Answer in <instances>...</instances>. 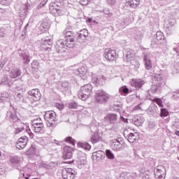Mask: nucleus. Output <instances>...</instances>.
<instances>
[{
    "label": "nucleus",
    "mask_w": 179,
    "mask_h": 179,
    "mask_svg": "<svg viewBox=\"0 0 179 179\" xmlns=\"http://www.w3.org/2000/svg\"><path fill=\"white\" fill-rule=\"evenodd\" d=\"M105 121L108 122V124H113V127H117L120 125L121 122H124V124H128V119L124 117V116H120V120H118V116L115 113H110L104 117Z\"/></svg>",
    "instance_id": "obj_1"
},
{
    "label": "nucleus",
    "mask_w": 179,
    "mask_h": 179,
    "mask_svg": "<svg viewBox=\"0 0 179 179\" xmlns=\"http://www.w3.org/2000/svg\"><path fill=\"white\" fill-rule=\"evenodd\" d=\"M92 89L93 87H92V85L90 84H87L81 87L80 90L79 91L78 94V99L83 100V101H85V100H87V99H89V96L92 94Z\"/></svg>",
    "instance_id": "obj_2"
},
{
    "label": "nucleus",
    "mask_w": 179,
    "mask_h": 179,
    "mask_svg": "<svg viewBox=\"0 0 179 179\" xmlns=\"http://www.w3.org/2000/svg\"><path fill=\"white\" fill-rule=\"evenodd\" d=\"M110 99V94L103 90H98L95 94V100L100 104H106Z\"/></svg>",
    "instance_id": "obj_3"
},
{
    "label": "nucleus",
    "mask_w": 179,
    "mask_h": 179,
    "mask_svg": "<svg viewBox=\"0 0 179 179\" xmlns=\"http://www.w3.org/2000/svg\"><path fill=\"white\" fill-rule=\"evenodd\" d=\"M154 173L155 178L164 179L166 177V168L162 165H159L154 170Z\"/></svg>",
    "instance_id": "obj_4"
},
{
    "label": "nucleus",
    "mask_w": 179,
    "mask_h": 179,
    "mask_svg": "<svg viewBox=\"0 0 179 179\" xmlns=\"http://www.w3.org/2000/svg\"><path fill=\"white\" fill-rule=\"evenodd\" d=\"M45 120L52 127L55 124L54 122L57 121V113L52 110L46 111L45 113Z\"/></svg>",
    "instance_id": "obj_5"
},
{
    "label": "nucleus",
    "mask_w": 179,
    "mask_h": 179,
    "mask_svg": "<svg viewBox=\"0 0 179 179\" xmlns=\"http://www.w3.org/2000/svg\"><path fill=\"white\" fill-rule=\"evenodd\" d=\"M104 57L107 61L113 62L117 58V53L115 50L108 48L105 50Z\"/></svg>",
    "instance_id": "obj_6"
},
{
    "label": "nucleus",
    "mask_w": 179,
    "mask_h": 179,
    "mask_svg": "<svg viewBox=\"0 0 179 179\" xmlns=\"http://www.w3.org/2000/svg\"><path fill=\"white\" fill-rule=\"evenodd\" d=\"M62 175L64 179L75 178V171L71 168H65L62 171Z\"/></svg>",
    "instance_id": "obj_7"
},
{
    "label": "nucleus",
    "mask_w": 179,
    "mask_h": 179,
    "mask_svg": "<svg viewBox=\"0 0 179 179\" xmlns=\"http://www.w3.org/2000/svg\"><path fill=\"white\" fill-rule=\"evenodd\" d=\"M73 152V148H72L70 146L66 145L64 148V152H63V159L64 160H71L72 159V155Z\"/></svg>",
    "instance_id": "obj_8"
},
{
    "label": "nucleus",
    "mask_w": 179,
    "mask_h": 179,
    "mask_svg": "<svg viewBox=\"0 0 179 179\" xmlns=\"http://www.w3.org/2000/svg\"><path fill=\"white\" fill-rule=\"evenodd\" d=\"M22 132H27V134H30V128L29 127V126L23 123H21L20 126L15 128V135H18V134H22Z\"/></svg>",
    "instance_id": "obj_9"
},
{
    "label": "nucleus",
    "mask_w": 179,
    "mask_h": 179,
    "mask_svg": "<svg viewBox=\"0 0 179 179\" xmlns=\"http://www.w3.org/2000/svg\"><path fill=\"white\" fill-rule=\"evenodd\" d=\"M55 49L57 52L62 54L66 52V48L65 47V42L63 39H59L57 41Z\"/></svg>",
    "instance_id": "obj_10"
},
{
    "label": "nucleus",
    "mask_w": 179,
    "mask_h": 179,
    "mask_svg": "<svg viewBox=\"0 0 179 179\" xmlns=\"http://www.w3.org/2000/svg\"><path fill=\"white\" fill-rule=\"evenodd\" d=\"M28 141L29 138H27V136H22L18 139L15 147L17 149H19V150H21V149H24L27 145Z\"/></svg>",
    "instance_id": "obj_11"
},
{
    "label": "nucleus",
    "mask_w": 179,
    "mask_h": 179,
    "mask_svg": "<svg viewBox=\"0 0 179 179\" xmlns=\"http://www.w3.org/2000/svg\"><path fill=\"white\" fill-rule=\"evenodd\" d=\"M28 94L31 96L34 101H38L40 99H41V93H40V90L38 89H33L28 92Z\"/></svg>",
    "instance_id": "obj_12"
},
{
    "label": "nucleus",
    "mask_w": 179,
    "mask_h": 179,
    "mask_svg": "<svg viewBox=\"0 0 179 179\" xmlns=\"http://www.w3.org/2000/svg\"><path fill=\"white\" fill-rule=\"evenodd\" d=\"M52 45V39L46 38L42 41L41 48L45 51H51V46Z\"/></svg>",
    "instance_id": "obj_13"
},
{
    "label": "nucleus",
    "mask_w": 179,
    "mask_h": 179,
    "mask_svg": "<svg viewBox=\"0 0 179 179\" xmlns=\"http://www.w3.org/2000/svg\"><path fill=\"white\" fill-rule=\"evenodd\" d=\"M131 85L133 87H135L136 90H139V89H141L143 85H145V80L142 79H132Z\"/></svg>",
    "instance_id": "obj_14"
},
{
    "label": "nucleus",
    "mask_w": 179,
    "mask_h": 179,
    "mask_svg": "<svg viewBox=\"0 0 179 179\" xmlns=\"http://www.w3.org/2000/svg\"><path fill=\"white\" fill-rule=\"evenodd\" d=\"M10 162L11 163V166L13 167H15V169H17V170H22L20 169V162L21 159L19 157H11Z\"/></svg>",
    "instance_id": "obj_15"
},
{
    "label": "nucleus",
    "mask_w": 179,
    "mask_h": 179,
    "mask_svg": "<svg viewBox=\"0 0 179 179\" xmlns=\"http://www.w3.org/2000/svg\"><path fill=\"white\" fill-rule=\"evenodd\" d=\"M92 157L96 162H100V160H104L106 159V152L102 150H99L93 152Z\"/></svg>",
    "instance_id": "obj_16"
},
{
    "label": "nucleus",
    "mask_w": 179,
    "mask_h": 179,
    "mask_svg": "<svg viewBox=\"0 0 179 179\" xmlns=\"http://www.w3.org/2000/svg\"><path fill=\"white\" fill-rule=\"evenodd\" d=\"M22 75V70L19 68L12 69L9 71V76L11 79H16V78H19Z\"/></svg>",
    "instance_id": "obj_17"
},
{
    "label": "nucleus",
    "mask_w": 179,
    "mask_h": 179,
    "mask_svg": "<svg viewBox=\"0 0 179 179\" xmlns=\"http://www.w3.org/2000/svg\"><path fill=\"white\" fill-rule=\"evenodd\" d=\"M85 33H87V29H81L80 33L77 34V40L78 43H85L86 41L87 35Z\"/></svg>",
    "instance_id": "obj_18"
},
{
    "label": "nucleus",
    "mask_w": 179,
    "mask_h": 179,
    "mask_svg": "<svg viewBox=\"0 0 179 179\" xmlns=\"http://www.w3.org/2000/svg\"><path fill=\"white\" fill-rule=\"evenodd\" d=\"M33 130L36 134H44L45 128L44 127V123L38 124H32Z\"/></svg>",
    "instance_id": "obj_19"
},
{
    "label": "nucleus",
    "mask_w": 179,
    "mask_h": 179,
    "mask_svg": "<svg viewBox=\"0 0 179 179\" xmlns=\"http://www.w3.org/2000/svg\"><path fill=\"white\" fill-rule=\"evenodd\" d=\"M125 5L127 8L135 9V8H138V5H141V0H129L126 1Z\"/></svg>",
    "instance_id": "obj_20"
},
{
    "label": "nucleus",
    "mask_w": 179,
    "mask_h": 179,
    "mask_svg": "<svg viewBox=\"0 0 179 179\" xmlns=\"http://www.w3.org/2000/svg\"><path fill=\"white\" fill-rule=\"evenodd\" d=\"M143 63L145 64V69H147V71H150V69H152V60H150V57H149V55H144Z\"/></svg>",
    "instance_id": "obj_21"
},
{
    "label": "nucleus",
    "mask_w": 179,
    "mask_h": 179,
    "mask_svg": "<svg viewBox=\"0 0 179 179\" xmlns=\"http://www.w3.org/2000/svg\"><path fill=\"white\" fill-rule=\"evenodd\" d=\"M139 140V134L138 133H129L127 134V141L130 143H134V142H136V141Z\"/></svg>",
    "instance_id": "obj_22"
},
{
    "label": "nucleus",
    "mask_w": 179,
    "mask_h": 179,
    "mask_svg": "<svg viewBox=\"0 0 179 179\" xmlns=\"http://www.w3.org/2000/svg\"><path fill=\"white\" fill-rule=\"evenodd\" d=\"M38 27L41 30V31H42V33H44V31H46V30H48V29H50V22L47 21L40 22L39 24H38Z\"/></svg>",
    "instance_id": "obj_23"
},
{
    "label": "nucleus",
    "mask_w": 179,
    "mask_h": 179,
    "mask_svg": "<svg viewBox=\"0 0 179 179\" xmlns=\"http://www.w3.org/2000/svg\"><path fill=\"white\" fill-rule=\"evenodd\" d=\"M143 121L145 120L143 119V117L142 115H136L133 118V122L136 127H141L142 124H143Z\"/></svg>",
    "instance_id": "obj_24"
},
{
    "label": "nucleus",
    "mask_w": 179,
    "mask_h": 179,
    "mask_svg": "<svg viewBox=\"0 0 179 179\" xmlns=\"http://www.w3.org/2000/svg\"><path fill=\"white\" fill-rule=\"evenodd\" d=\"M110 148L115 151L120 150L121 149V142H120V140H113Z\"/></svg>",
    "instance_id": "obj_25"
},
{
    "label": "nucleus",
    "mask_w": 179,
    "mask_h": 179,
    "mask_svg": "<svg viewBox=\"0 0 179 179\" xmlns=\"http://www.w3.org/2000/svg\"><path fill=\"white\" fill-rule=\"evenodd\" d=\"M134 51L129 50L124 57V62H131L134 59Z\"/></svg>",
    "instance_id": "obj_26"
},
{
    "label": "nucleus",
    "mask_w": 179,
    "mask_h": 179,
    "mask_svg": "<svg viewBox=\"0 0 179 179\" xmlns=\"http://www.w3.org/2000/svg\"><path fill=\"white\" fill-rule=\"evenodd\" d=\"M83 157L82 158H79L77 161V164L79 169H82L83 166H86L87 164V161L86 160V154H83Z\"/></svg>",
    "instance_id": "obj_27"
},
{
    "label": "nucleus",
    "mask_w": 179,
    "mask_h": 179,
    "mask_svg": "<svg viewBox=\"0 0 179 179\" xmlns=\"http://www.w3.org/2000/svg\"><path fill=\"white\" fill-rule=\"evenodd\" d=\"M75 45V38L70 37L66 38V46L69 48H72Z\"/></svg>",
    "instance_id": "obj_28"
},
{
    "label": "nucleus",
    "mask_w": 179,
    "mask_h": 179,
    "mask_svg": "<svg viewBox=\"0 0 179 179\" xmlns=\"http://www.w3.org/2000/svg\"><path fill=\"white\" fill-rule=\"evenodd\" d=\"M30 8V4L29 3H26L20 8L19 13L23 15L24 16L27 15V10Z\"/></svg>",
    "instance_id": "obj_29"
},
{
    "label": "nucleus",
    "mask_w": 179,
    "mask_h": 179,
    "mask_svg": "<svg viewBox=\"0 0 179 179\" xmlns=\"http://www.w3.org/2000/svg\"><path fill=\"white\" fill-rule=\"evenodd\" d=\"M176 24V20H170L168 21V22L165 23L164 24V27L166 29V31H169V30H171V28L173 26Z\"/></svg>",
    "instance_id": "obj_30"
},
{
    "label": "nucleus",
    "mask_w": 179,
    "mask_h": 179,
    "mask_svg": "<svg viewBox=\"0 0 179 179\" xmlns=\"http://www.w3.org/2000/svg\"><path fill=\"white\" fill-rule=\"evenodd\" d=\"M135 173H131L128 172H123L120 174V179H132Z\"/></svg>",
    "instance_id": "obj_31"
},
{
    "label": "nucleus",
    "mask_w": 179,
    "mask_h": 179,
    "mask_svg": "<svg viewBox=\"0 0 179 179\" xmlns=\"http://www.w3.org/2000/svg\"><path fill=\"white\" fill-rule=\"evenodd\" d=\"M160 83H154L150 90H148V93H156L157 90L160 88Z\"/></svg>",
    "instance_id": "obj_32"
},
{
    "label": "nucleus",
    "mask_w": 179,
    "mask_h": 179,
    "mask_svg": "<svg viewBox=\"0 0 179 179\" xmlns=\"http://www.w3.org/2000/svg\"><path fill=\"white\" fill-rule=\"evenodd\" d=\"M20 57L24 59V64H29L30 62V59H29V55L23 51H20L19 52Z\"/></svg>",
    "instance_id": "obj_33"
},
{
    "label": "nucleus",
    "mask_w": 179,
    "mask_h": 179,
    "mask_svg": "<svg viewBox=\"0 0 179 179\" xmlns=\"http://www.w3.org/2000/svg\"><path fill=\"white\" fill-rule=\"evenodd\" d=\"M7 117L10 118V121H15V120H17V116L16 115V112L15 110L13 112L8 111L7 113Z\"/></svg>",
    "instance_id": "obj_34"
},
{
    "label": "nucleus",
    "mask_w": 179,
    "mask_h": 179,
    "mask_svg": "<svg viewBox=\"0 0 179 179\" xmlns=\"http://www.w3.org/2000/svg\"><path fill=\"white\" fill-rule=\"evenodd\" d=\"M106 156L109 160H114V159H115V156L114 155V153H113V151H111V150H106L105 157Z\"/></svg>",
    "instance_id": "obj_35"
},
{
    "label": "nucleus",
    "mask_w": 179,
    "mask_h": 179,
    "mask_svg": "<svg viewBox=\"0 0 179 179\" xmlns=\"http://www.w3.org/2000/svg\"><path fill=\"white\" fill-rule=\"evenodd\" d=\"M78 147L83 148L85 149V150H90V149H92V145L88 143H78Z\"/></svg>",
    "instance_id": "obj_36"
},
{
    "label": "nucleus",
    "mask_w": 179,
    "mask_h": 179,
    "mask_svg": "<svg viewBox=\"0 0 179 179\" xmlns=\"http://www.w3.org/2000/svg\"><path fill=\"white\" fill-rule=\"evenodd\" d=\"M13 82L9 80L8 76H4L3 78L1 80V85H7V86H12Z\"/></svg>",
    "instance_id": "obj_37"
},
{
    "label": "nucleus",
    "mask_w": 179,
    "mask_h": 179,
    "mask_svg": "<svg viewBox=\"0 0 179 179\" xmlns=\"http://www.w3.org/2000/svg\"><path fill=\"white\" fill-rule=\"evenodd\" d=\"M149 110H150V113H149L150 115L155 117V115L157 114V106L153 105L149 108Z\"/></svg>",
    "instance_id": "obj_38"
},
{
    "label": "nucleus",
    "mask_w": 179,
    "mask_h": 179,
    "mask_svg": "<svg viewBox=\"0 0 179 179\" xmlns=\"http://www.w3.org/2000/svg\"><path fill=\"white\" fill-rule=\"evenodd\" d=\"M55 13H56L57 15H59V16H62V15H65V13H66V10L65 9H62L61 8V7L58 8H55Z\"/></svg>",
    "instance_id": "obj_39"
},
{
    "label": "nucleus",
    "mask_w": 179,
    "mask_h": 179,
    "mask_svg": "<svg viewBox=\"0 0 179 179\" xmlns=\"http://www.w3.org/2000/svg\"><path fill=\"white\" fill-rule=\"evenodd\" d=\"M93 135L92 137L91 138V142L92 143H97V142H99V141H100V136H99V134H97V133L93 132Z\"/></svg>",
    "instance_id": "obj_40"
},
{
    "label": "nucleus",
    "mask_w": 179,
    "mask_h": 179,
    "mask_svg": "<svg viewBox=\"0 0 179 179\" xmlns=\"http://www.w3.org/2000/svg\"><path fill=\"white\" fill-rule=\"evenodd\" d=\"M162 80H163V76L161 74H157L154 76L153 81L157 82V83H160V85L162 86Z\"/></svg>",
    "instance_id": "obj_41"
},
{
    "label": "nucleus",
    "mask_w": 179,
    "mask_h": 179,
    "mask_svg": "<svg viewBox=\"0 0 179 179\" xmlns=\"http://www.w3.org/2000/svg\"><path fill=\"white\" fill-rule=\"evenodd\" d=\"M157 40L158 41H164V35L162 31H157L156 34Z\"/></svg>",
    "instance_id": "obj_42"
},
{
    "label": "nucleus",
    "mask_w": 179,
    "mask_h": 179,
    "mask_svg": "<svg viewBox=\"0 0 179 179\" xmlns=\"http://www.w3.org/2000/svg\"><path fill=\"white\" fill-rule=\"evenodd\" d=\"M120 93L122 94H128L129 93V89L127 86H123L119 89Z\"/></svg>",
    "instance_id": "obj_43"
},
{
    "label": "nucleus",
    "mask_w": 179,
    "mask_h": 179,
    "mask_svg": "<svg viewBox=\"0 0 179 179\" xmlns=\"http://www.w3.org/2000/svg\"><path fill=\"white\" fill-rule=\"evenodd\" d=\"M86 72H87L86 67L82 66L77 70L76 74L77 75H85V73H86Z\"/></svg>",
    "instance_id": "obj_44"
},
{
    "label": "nucleus",
    "mask_w": 179,
    "mask_h": 179,
    "mask_svg": "<svg viewBox=\"0 0 179 179\" xmlns=\"http://www.w3.org/2000/svg\"><path fill=\"white\" fill-rule=\"evenodd\" d=\"M36 152H37V148H36V145H31V148L28 150V155H36Z\"/></svg>",
    "instance_id": "obj_45"
},
{
    "label": "nucleus",
    "mask_w": 179,
    "mask_h": 179,
    "mask_svg": "<svg viewBox=\"0 0 179 179\" xmlns=\"http://www.w3.org/2000/svg\"><path fill=\"white\" fill-rule=\"evenodd\" d=\"M127 24H128V22H127V20L124 19V20H120L118 21L117 26H119L120 29H122L124 26H127Z\"/></svg>",
    "instance_id": "obj_46"
},
{
    "label": "nucleus",
    "mask_w": 179,
    "mask_h": 179,
    "mask_svg": "<svg viewBox=\"0 0 179 179\" xmlns=\"http://www.w3.org/2000/svg\"><path fill=\"white\" fill-rule=\"evenodd\" d=\"M103 13L105 15V17H111L113 16V13L108 8H104Z\"/></svg>",
    "instance_id": "obj_47"
},
{
    "label": "nucleus",
    "mask_w": 179,
    "mask_h": 179,
    "mask_svg": "<svg viewBox=\"0 0 179 179\" xmlns=\"http://www.w3.org/2000/svg\"><path fill=\"white\" fill-rule=\"evenodd\" d=\"M38 124H43V120L40 117H37L31 121L32 125H38Z\"/></svg>",
    "instance_id": "obj_48"
},
{
    "label": "nucleus",
    "mask_w": 179,
    "mask_h": 179,
    "mask_svg": "<svg viewBox=\"0 0 179 179\" xmlns=\"http://www.w3.org/2000/svg\"><path fill=\"white\" fill-rule=\"evenodd\" d=\"M134 38L136 41H141L142 40V34L141 33H136L134 35Z\"/></svg>",
    "instance_id": "obj_49"
},
{
    "label": "nucleus",
    "mask_w": 179,
    "mask_h": 179,
    "mask_svg": "<svg viewBox=\"0 0 179 179\" xmlns=\"http://www.w3.org/2000/svg\"><path fill=\"white\" fill-rule=\"evenodd\" d=\"M31 65L32 69H34V71L38 69V62H37L36 60H34Z\"/></svg>",
    "instance_id": "obj_50"
},
{
    "label": "nucleus",
    "mask_w": 179,
    "mask_h": 179,
    "mask_svg": "<svg viewBox=\"0 0 179 179\" xmlns=\"http://www.w3.org/2000/svg\"><path fill=\"white\" fill-rule=\"evenodd\" d=\"M65 142H68L69 143H71V145H75V143L76 142L72 137L69 136L65 138Z\"/></svg>",
    "instance_id": "obj_51"
},
{
    "label": "nucleus",
    "mask_w": 179,
    "mask_h": 179,
    "mask_svg": "<svg viewBox=\"0 0 179 179\" xmlns=\"http://www.w3.org/2000/svg\"><path fill=\"white\" fill-rule=\"evenodd\" d=\"M64 34H65L66 38H69L71 37H73V34L71 31H64Z\"/></svg>",
    "instance_id": "obj_52"
},
{
    "label": "nucleus",
    "mask_w": 179,
    "mask_h": 179,
    "mask_svg": "<svg viewBox=\"0 0 179 179\" xmlns=\"http://www.w3.org/2000/svg\"><path fill=\"white\" fill-rule=\"evenodd\" d=\"M69 108H78V102L71 101L69 103Z\"/></svg>",
    "instance_id": "obj_53"
},
{
    "label": "nucleus",
    "mask_w": 179,
    "mask_h": 179,
    "mask_svg": "<svg viewBox=\"0 0 179 179\" xmlns=\"http://www.w3.org/2000/svg\"><path fill=\"white\" fill-rule=\"evenodd\" d=\"M47 2H48V0H42V1L38 6L37 9H41V8H43V6H45V5L47 4Z\"/></svg>",
    "instance_id": "obj_54"
},
{
    "label": "nucleus",
    "mask_w": 179,
    "mask_h": 179,
    "mask_svg": "<svg viewBox=\"0 0 179 179\" xmlns=\"http://www.w3.org/2000/svg\"><path fill=\"white\" fill-rule=\"evenodd\" d=\"M167 115H169V111L167 109H161V117H167Z\"/></svg>",
    "instance_id": "obj_55"
},
{
    "label": "nucleus",
    "mask_w": 179,
    "mask_h": 179,
    "mask_svg": "<svg viewBox=\"0 0 179 179\" xmlns=\"http://www.w3.org/2000/svg\"><path fill=\"white\" fill-rule=\"evenodd\" d=\"M155 103H156L159 107H163V101H162L159 98H156L154 99Z\"/></svg>",
    "instance_id": "obj_56"
},
{
    "label": "nucleus",
    "mask_w": 179,
    "mask_h": 179,
    "mask_svg": "<svg viewBox=\"0 0 179 179\" xmlns=\"http://www.w3.org/2000/svg\"><path fill=\"white\" fill-rule=\"evenodd\" d=\"M62 87L63 89H65V90H68L69 88V83L68 82L65 81L62 83Z\"/></svg>",
    "instance_id": "obj_57"
},
{
    "label": "nucleus",
    "mask_w": 179,
    "mask_h": 179,
    "mask_svg": "<svg viewBox=\"0 0 179 179\" xmlns=\"http://www.w3.org/2000/svg\"><path fill=\"white\" fill-rule=\"evenodd\" d=\"M50 80H55V72H54L53 70L50 71Z\"/></svg>",
    "instance_id": "obj_58"
},
{
    "label": "nucleus",
    "mask_w": 179,
    "mask_h": 179,
    "mask_svg": "<svg viewBox=\"0 0 179 179\" xmlns=\"http://www.w3.org/2000/svg\"><path fill=\"white\" fill-rule=\"evenodd\" d=\"M53 143H55L58 146H62L64 145V141H57L56 139L53 140Z\"/></svg>",
    "instance_id": "obj_59"
},
{
    "label": "nucleus",
    "mask_w": 179,
    "mask_h": 179,
    "mask_svg": "<svg viewBox=\"0 0 179 179\" xmlns=\"http://www.w3.org/2000/svg\"><path fill=\"white\" fill-rule=\"evenodd\" d=\"M52 164H54L53 163H50V164H43V167H45V169H51V166H52Z\"/></svg>",
    "instance_id": "obj_60"
},
{
    "label": "nucleus",
    "mask_w": 179,
    "mask_h": 179,
    "mask_svg": "<svg viewBox=\"0 0 179 179\" xmlns=\"http://www.w3.org/2000/svg\"><path fill=\"white\" fill-rule=\"evenodd\" d=\"M90 0H80V3L81 4V5H83V6H85V5H87V3H89V1H90Z\"/></svg>",
    "instance_id": "obj_61"
},
{
    "label": "nucleus",
    "mask_w": 179,
    "mask_h": 179,
    "mask_svg": "<svg viewBox=\"0 0 179 179\" xmlns=\"http://www.w3.org/2000/svg\"><path fill=\"white\" fill-rule=\"evenodd\" d=\"M10 2V0H0L1 5H8Z\"/></svg>",
    "instance_id": "obj_62"
},
{
    "label": "nucleus",
    "mask_w": 179,
    "mask_h": 179,
    "mask_svg": "<svg viewBox=\"0 0 179 179\" xmlns=\"http://www.w3.org/2000/svg\"><path fill=\"white\" fill-rule=\"evenodd\" d=\"M173 96L176 97V99H179V90L173 92Z\"/></svg>",
    "instance_id": "obj_63"
},
{
    "label": "nucleus",
    "mask_w": 179,
    "mask_h": 179,
    "mask_svg": "<svg viewBox=\"0 0 179 179\" xmlns=\"http://www.w3.org/2000/svg\"><path fill=\"white\" fill-rule=\"evenodd\" d=\"M174 68L176 69L177 72H179V62L175 63Z\"/></svg>",
    "instance_id": "obj_64"
}]
</instances>
